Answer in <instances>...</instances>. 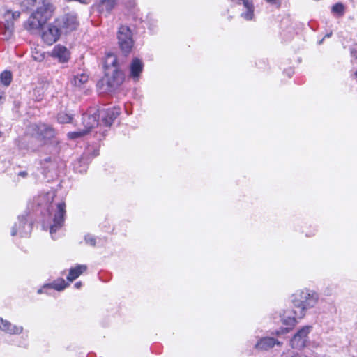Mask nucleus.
<instances>
[{"instance_id":"nucleus-1","label":"nucleus","mask_w":357,"mask_h":357,"mask_svg":"<svg viewBox=\"0 0 357 357\" xmlns=\"http://www.w3.org/2000/svg\"><path fill=\"white\" fill-rule=\"evenodd\" d=\"M319 301V295L314 291L305 289L296 291L292 295L291 310H286L282 315V322L287 327L282 333L291 330L298 322L303 319L308 309L314 307Z\"/></svg>"},{"instance_id":"nucleus-2","label":"nucleus","mask_w":357,"mask_h":357,"mask_svg":"<svg viewBox=\"0 0 357 357\" xmlns=\"http://www.w3.org/2000/svg\"><path fill=\"white\" fill-rule=\"evenodd\" d=\"M23 5L27 10H33L24 24V29L29 31L42 28L55 10L52 0H24Z\"/></svg>"},{"instance_id":"nucleus-3","label":"nucleus","mask_w":357,"mask_h":357,"mask_svg":"<svg viewBox=\"0 0 357 357\" xmlns=\"http://www.w3.org/2000/svg\"><path fill=\"white\" fill-rule=\"evenodd\" d=\"M105 75L103 81L109 91L117 89L124 82L125 75L121 70L118 59L115 54L109 52L106 54L105 62Z\"/></svg>"},{"instance_id":"nucleus-4","label":"nucleus","mask_w":357,"mask_h":357,"mask_svg":"<svg viewBox=\"0 0 357 357\" xmlns=\"http://www.w3.org/2000/svg\"><path fill=\"white\" fill-rule=\"evenodd\" d=\"M26 135L47 144L55 139L57 132L52 125L38 122L29 124L26 128Z\"/></svg>"},{"instance_id":"nucleus-5","label":"nucleus","mask_w":357,"mask_h":357,"mask_svg":"<svg viewBox=\"0 0 357 357\" xmlns=\"http://www.w3.org/2000/svg\"><path fill=\"white\" fill-rule=\"evenodd\" d=\"M117 44L122 54L127 56L132 51L135 41L130 26L121 24L116 32Z\"/></svg>"},{"instance_id":"nucleus-6","label":"nucleus","mask_w":357,"mask_h":357,"mask_svg":"<svg viewBox=\"0 0 357 357\" xmlns=\"http://www.w3.org/2000/svg\"><path fill=\"white\" fill-rule=\"evenodd\" d=\"M55 23L61 31L66 33L76 30L79 26L77 16L71 13H66L58 17L55 19Z\"/></svg>"},{"instance_id":"nucleus-7","label":"nucleus","mask_w":357,"mask_h":357,"mask_svg":"<svg viewBox=\"0 0 357 357\" xmlns=\"http://www.w3.org/2000/svg\"><path fill=\"white\" fill-rule=\"evenodd\" d=\"M66 203L61 202L56 205V208L54 213L53 223L50 227V232L51 234L56 233L64 225L66 215Z\"/></svg>"},{"instance_id":"nucleus-8","label":"nucleus","mask_w":357,"mask_h":357,"mask_svg":"<svg viewBox=\"0 0 357 357\" xmlns=\"http://www.w3.org/2000/svg\"><path fill=\"white\" fill-rule=\"evenodd\" d=\"M100 117V111L99 109H90L82 115V124L85 130H88V134L96 127L100 126L99 119Z\"/></svg>"},{"instance_id":"nucleus-9","label":"nucleus","mask_w":357,"mask_h":357,"mask_svg":"<svg viewBox=\"0 0 357 357\" xmlns=\"http://www.w3.org/2000/svg\"><path fill=\"white\" fill-rule=\"evenodd\" d=\"M61 32L60 29L56 24L54 20L53 23L48 25L46 29L43 31L41 33L42 40L47 45H51L59 40Z\"/></svg>"},{"instance_id":"nucleus-10","label":"nucleus","mask_w":357,"mask_h":357,"mask_svg":"<svg viewBox=\"0 0 357 357\" xmlns=\"http://www.w3.org/2000/svg\"><path fill=\"white\" fill-rule=\"evenodd\" d=\"M311 328L312 326H305L298 330L291 340V347L295 349L303 348L306 344Z\"/></svg>"},{"instance_id":"nucleus-11","label":"nucleus","mask_w":357,"mask_h":357,"mask_svg":"<svg viewBox=\"0 0 357 357\" xmlns=\"http://www.w3.org/2000/svg\"><path fill=\"white\" fill-rule=\"evenodd\" d=\"M121 111L119 107H112L104 109L100 112L101 122L100 126L110 128L114 121L120 115Z\"/></svg>"},{"instance_id":"nucleus-12","label":"nucleus","mask_w":357,"mask_h":357,"mask_svg":"<svg viewBox=\"0 0 357 357\" xmlns=\"http://www.w3.org/2000/svg\"><path fill=\"white\" fill-rule=\"evenodd\" d=\"M143 68L144 63L142 60L137 57L133 58L130 64V77L135 81L138 80Z\"/></svg>"},{"instance_id":"nucleus-13","label":"nucleus","mask_w":357,"mask_h":357,"mask_svg":"<svg viewBox=\"0 0 357 357\" xmlns=\"http://www.w3.org/2000/svg\"><path fill=\"white\" fill-rule=\"evenodd\" d=\"M70 53L69 50L63 45H56L53 48L51 56L53 58H56L61 63L66 62L70 59Z\"/></svg>"},{"instance_id":"nucleus-14","label":"nucleus","mask_w":357,"mask_h":357,"mask_svg":"<svg viewBox=\"0 0 357 357\" xmlns=\"http://www.w3.org/2000/svg\"><path fill=\"white\" fill-rule=\"evenodd\" d=\"M233 4H243L247 9L246 12L241 14V16L246 20H252L254 18V6L249 0H229Z\"/></svg>"},{"instance_id":"nucleus-15","label":"nucleus","mask_w":357,"mask_h":357,"mask_svg":"<svg viewBox=\"0 0 357 357\" xmlns=\"http://www.w3.org/2000/svg\"><path fill=\"white\" fill-rule=\"evenodd\" d=\"M116 6V0H100L97 3V10L100 14L108 15Z\"/></svg>"},{"instance_id":"nucleus-16","label":"nucleus","mask_w":357,"mask_h":357,"mask_svg":"<svg viewBox=\"0 0 357 357\" xmlns=\"http://www.w3.org/2000/svg\"><path fill=\"white\" fill-rule=\"evenodd\" d=\"M0 329L10 334H20L23 331L22 326L13 325L2 318H0Z\"/></svg>"},{"instance_id":"nucleus-17","label":"nucleus","mask_w":357,"mask_h":357,"mask_svg":"<svg viewBox=\"0 0 357 357\" xmlns=\"http://www.w3.org/2000/svg\"><path fill=\"white\" fill-rule=\"evenodd\" d=\"M280 342L273 337H266L260 339L255 344V348L259 350H268Z\"/></svg>"},{"instance_id":"nucleus-18","label":"nucleus","mask_w":357,"mask_h":357,"mask_svg":"<svg viewBox=\"0 0 357 357\" xmlns=\"http://www.w3.org/2000/svg\"><path fill=\"white\" fill-rule=\"evenodd\" d=\"M87 270V266L85 264H77L75 267L70 268L68 275H67V280L68 282H72L77 278H79L82 273L86 272Z\"/></svg>"},{"instance_id":"nucleus-19","label":"nucleus","mask_w":357,"mask_h":357,"mask_svg":"<svg viewBox=\"0 0 357 357\" xmlns=\"http://www.w3.org/2000/svg\"><path fill=\"white\" fill-rule=\"evenodd\" d=\"M68 285V282H66L63 278H59L54 280L52 282L46 284L45 287H47L58 291H61L65 289Z\"/></svg>"},{"instance_id":"nucleus-20","label":"nucleus","mask_w":357,"mask_h":357,"mask_svg":"<svg viewBox=\"0 0 357 357\" xmlns=\"http://www.w3.org/2000/svg\"><path fill=\"white\" fill-rule=\"evenodd\" d=\"M26 224V220L25 218H22L19 220V221L13 227L11 234L12 236H15L17 234H21L22 230L25 227V225Z\"/></svg>"},{"instance_id":"nucleus-21","label":"nucleus","mask_w":357,"mask_h":357,"mask_svg":"<svg viewBox=\"0 0 357 357\" xmlns=\"http://www.w3.org/2000/svg\"><path fill=\"white\" fill-rule=\"evenodd\" d=\"M12 79V73L9 70H4L0 74V81L6 86L10 84Z\"/></svg>"},{"instance_id":"nucleus-22","label":"nucleus","mask_w":357,"mask_h":357,"mask_svg":"<svg viewBox=\"0 0 357 357\" xmlns=\"http://www.w3.org/2000/svg\"><path fill=\"white\" fill-rule=\"evenodd\" d=\"M87 134H88V130H85L84 129H82V130H79L78 131L69 132L67 134V136H68V139L74 140V139H76L78 138L83 137L85 135H86Z\"/></svg>"},{"instance_id":"nucleus-23","label":"nucleus","mask_w":357,"mask_h":357,"mask_svg":"<svg viewBox=\"0 0 357 357\" xmlns=\"http://www.w3.org/2000/svg\"><path fill=\"white\" fill-rule=\"evenodd\" d=\"M73 116L65 112L59 113L57 120L60 123H70L73 121Z\"/></svg>"},{"instance_id":"nucleus-24","label":"nucleus","mask_w":357,"mask_h":357,"mask_svg":"<svg viewBox=\"0 0 357 357\" xmlns=\"http://www.w3.org/2000/svg\"><path fill=\"white\" fill-rule=\"evenodd\" d=\"M89 76L86 73H81L74 77V84L81 86L88 81Z\"/></svg>"},{"instance_id":"nucleus-25","label":"nucleus","mask_w":357,"mask_h":357,"mask_svg":"<svg viewBox=\"0 0 357 357\" xmlns=\"http://www.w3.org/2000/svg\"><path fill=\"white\" fill-rule=\"evenodd\" d=\"M331 11L339 16H342L345 12V6L342 3H336L332 6Z\"/></svg>"},{"instance_id":"nucleus-26","label":"nucleus","mask_w":357,"mask_h":357,"mask_svg":"<svg viewBox=\"0 0 357 357\" xmlns=\"http://www.w3.org/2000/svg\"><path fill=\"white\" fill-rule=\"evenodd\" d=\"M5 22L3 23V26L6 31L12 33L14 30V22L13 20H10V17H5Z\"/></svg>"},{"instance_id":"nucleus-27","label":"nucleus","mask_w":357,"mask_h":357,"mask_svg":"<svg viewBox=\"0 0 357 357\" xmlns=\"http://www.w3.org/2000/svg\"><path fill=\"white\" fill-rule=\"evenodd\" d=\"M32 57L36 61L40 62L43 61L45 58V54L43 52H40L37 50V48H34L32 52Z\"/></svg>"},{"instance_id":"nucleus-28","label":"nucleus","mask_w":357,"mask_h":357,"mask_svg":"<svg viewBox=\"0 0 357 357\" xmlns=\"http://www.w3.org/2000/svg\"><path fill=\"white\" fill-rule=\"evenodd\" d=\"M20 15L21 13L20 11L12 12L10 10H7L4 14V17H10V20L12 19L14 22L15 20L20 18Z\"/></svg>"},{"instance_id":"nucleus-29","label":"nucleus","mask_w":357,"mask_h":357,"mask_svg":"<svg viewBox=\"0 0 357 357\" xmlns=\"http://www.w3.org/2000/svg\"><path fill=\"white\" fill-rule=\"evenodd\" d=\"M351 61L357 63V43L353 44L350 50Z\"/></svg>"},{"instance_id":"nucleus-30","label":"nucleus","mask_w":357,"mask_h":357,"mask_svg":"<svg viewBox=\"0 0 357 357\" xmlns=\"http://www.w3.org/2000/svg\"><path fill=\"white\" fill-rule=\"evenodd\" d=\"M268 3L275 6L277 8H280L281 6V0H265Z\"/></svg>"},{"instance_id":"nucleus-31","label":"nucleus","mask_w":357,"mask_h":357,"mask_svg":"<svg viewBox=\"0 0 357 357\" xmlns=\"http://www.w3.org/2000/svg\"><path fill=\"white\" fill-rule=\"evenodd\" d=\"M5 98V92L0 89V105L3 102V100Z\"/></svg>"},{"instance_id":"nucleus-32","label":"nucleus","mask_w":357,"mask_h":357,"mask_svg":"<svg viewBox=\"0 0 357 357\" xmlns=\"http://www.w3.org/2000/svg\"><path fill=\"white\" fill-rule=\"evenodd\" d=\"M292 357H311V356H307V355H305V354H294V352H292Z\"/></svg>"},{"instance_id":"nucleus-33","label":"nucleus","mask_w":357,"mask_h":357,"mask_svg":"<svg viewBox=\"0 0 357 357\" xmlns=\"http://www.w3.org/2000/svg\"><path fill=\"white\" fill-rule=\"evenodd\" d=\"M282 357H292V351H287L286 353H283Z\"/></svg>"},{"instance_id":"nucleus-34","label":"nucleus","mask_w":357,"mask_h":357,"mask_svg":"<svg viewBox=\"0 0 357 357\" xmlns=\"http://www.w3.org/2000/svg\"><path fill=\"white\" fill-rule=\"evenodd\" d=\"M18 175L22 177H26L28 175V174L26 171H22L19 172Z\"/></svg>"},{"instance_id":"nucleus-35","label":"nucleus","mask_w":357,"mask_h":357,"mask_svg":"<svg viewBox=\"0 0 357 357\" xmlns=\"http://www.w3.org/2000/svg\"><path fill=\"white\" fill-rule=\"evenodd\" d=\"M82 286V282H77L75 284V287L77 289L80 288V287Z\"/></svg>"},{"instance_id":"nucleus-36","label":"nucleus","mask_w":357,"mask_h":357,"mask_svg":"<svg viewBox=\"0 0 357 357\" xmlns=\"http://www.w3.org/2000/svg\"><path fill=\"white\" fill-rule=\"evenodd\" d=\"M314 235V229H313V231H312V232H310V233L306 232L307 236H312Z\"/></svg>"},{"instance_id":"nucleus-37","label":"nucleus","mask_w":357,"mask_h":357,"mask_svg":"<svg viewBox=\"0 0 357 357\" xmlns=\"http://www.w3.org/2000/svg\"><path fill=\"white\" fill-rule=\"evenodd\" d=\"M51 161H52L51 157H47V158L44 159V162H50Z\"/></svg>"},{"instance_id":"nucleus-38","label":"nucleus","mask_w":357,"mask_h":357,"mask_svg":"<svg viewBox=\"0 0 357 357\" xmlns=\"http://www.w3.org/2000/svg\"><path fill=\"white\" fill-rule=\"evenodd\" d=\"M42 292V290L41 289H39L38 290V293H41Z\"/></svg>"},{"instance_id":"nucleus-39","label":"nucleus","mask_w":357,"mask_h":357,"mask_svg":"<svg viewBox=\"0 0 357 357\" xmlns=\"http://www.w3.org/2000/svg\"><path fill=\"white\" fill-rule=\"evenodd\" d=\"M1 135H2V132H0V137H1Z\"/></svg>"}]
</instances>
